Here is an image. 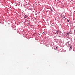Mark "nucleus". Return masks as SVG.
<instances>
[{"label":"nucleus","instance_id":"1","mask_svg":"<svg viewBox=\"0 0 75 75\" xmlns=\"http://www.w3.org/2000/svg\"><path fill=\"white\" fill-rule=\"evenodd\" d=\"M72 46L71 45H70V48L71 49H72Z\"/></svg>","mask_w":75,"mask_h":75},{"label":"nucleus","instance_id":"2","mask_svg":"<svg viewBox=\"0 0 75 75\" xmlns=\"http://www.w3.org/2000/svg\"><path fill=\"white\" fill-rule=\"evenodd\" d=\"M69 33H67V35H68V36L69 35Z\"/></svg>","mask_w":75,"mask_h":75},{"label":"nucleus","instance_id":"3","mask_svg":"<svg viewBox=\"0 0 75 75\" xmlns=\"http://www.w3.org/2000/svg\"><path fill=\"white\" fill-rule=\"evenodd\" d=\"M58 32L57 31H56V34H58Z\"/></svg>","mask_w":75,"mask_h":75},{"label":"nucleus","instance_id":"4","mask_svg":"<svg viewBox=\"0 0 75 75\" xmlns=\"http://www.w3.org/2000/svg\"><path fill=\"white\" fill-rule=\"evenodd\" d=\"M25 18H26V16H25Z\"/></svg>","mask_w":75,"mask_h":75},{"label":"nucleus","instance_id":"5","mask_svg":"<svg viewBox=\"0 0 75 75\" xmlns=\"http://www.w3.org/2000/svg\"><path fill=\"white\" fill-rule=\"evenodd\" d=\"M68 22H69V20H68Z\"/></svg>","mask_w":75,"mask_h":75},{"label":"nucleus","instance_id":"6","mask_svg":"<svg viewBox=\"0 0 75 75\" xmlns=\"http://www.w3.org/2000/svg\"><path fill=\"white\" fill-rule=\"evenodd\" d=\"M55 48H57V47H55Z\"/></svg>","mask_w":75,"mask_h":75},{"label":"nucleus","instance_id":"7","mask_svg":"<svg viewBox=\"0 0 75 75\" xmlns=\"http://www.w3.org/2000/svg\"><path fill=\"white\" fill-rule=\"evenodd\" d=\"M71 1H72V0H71Z\"/></svg>","mask_w":75,"mask_h":75}]
</instances>
